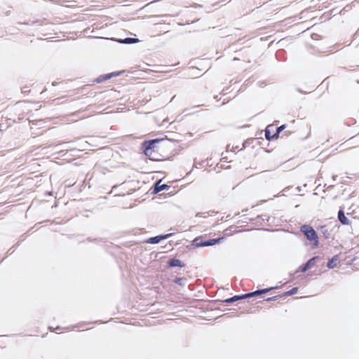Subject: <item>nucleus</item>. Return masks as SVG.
Masks as SVG:
<instances>
[{
    "mask_svg": "<svg viewBox=\"0 0 359 359\" xmlns=\"http://www.w3.org/2000/svg\"><path fill=\"white\" fill-rule=\"evenodd\" d=\"M301 232L306 236L313 248H317L319 245L318 236L313 228L307 224L302 225L300 228Z\"/></svg>",
    "mask_w": 359,
    "mask_h": 359,
    "instance_id": "1",
    "label": "nucleus"
},
{
    "mask_svg": "<svg viewBox=\"0 0 359 359\" xmlns=\"http://www.w3.org/2000/svg\"><path fill=\"white\" fill-rule=\"evenodd\" d=\"M158 142V140H152L147 142H144L143 144L144 153L150 160H158V151L156 147Z\"/></svg>",
    "mask_w": 359,
    "mask_h": 359,
    "instance_id": "2",
    "label": "nucleus"
},
{
    "mask_svg": "<svg viewBox=\"0 0 359 359\" xmlns=\"http://www.w3.org/2000/svg\"><path fill=\"white\" fill-rule=\"evenodd\" d=\"M203 237L202 236H198L193 241V244L196 247H205V246H210V245H214L215 244H217L220 242L221 240L223 239V238H215V239H210L207 241H202Z\"/></svg>",
    "mask_w": 359,
    "mask_h": 359,
    "instance_id": "3",
    "label": "nucleus"
},
{
    "mask_svg": "<svg viewBox=\"0 0 359 359\" xmlns=\"http://www.w3.org/2000/svg\"><path fill=\"white\" fill-rule=\"evenodd\" d=\"M269 290H270V289H264V290H257L255 292L248 293V294H243V295H236L231 298L226 299V302H235V301H237L239 299H246V298L255 297V296H257L259 294H262L269 292Z\"/></svg>",
    "mask_w": 359,
    "mask_h": 359,
    "instance_id": "4",
    "label": "nucleus"
},
{
    "mask_svg": "<svg viewBox=\"0 0 359 359\" xmlns=\"http://www.w3.org/2000/svg\"><path fill=\"white\" fill-rule=\"evenodd\" d=\"M275 127L273 126H269L266 128L265 130V137L268 140H272L277 139V135L275 132Z\"/></svg>",
    "mask_w": 359,
    "mask_h": 359,
    "instance_id": "5",
    "label": "nucleus"
},
{
    "mask_svg": "<svg viewBox=\"0 0 359 359\" xmlns=\"http://www.w3.org/2000/svg\"><path fill=\"white\" fill-rule=\"evenodd\" d=\"M318 259V257H314L310 259L306 264L301 266L300 269L302 272H304L316 265V260Z\"/></svg>",
    "mask_w": 359,
    "mask_h": 359,
    "instance_id": "6",
    "label": "nucleus"
},
{
    "mask_svg": "<svg viewBox=\"0 0 359 359\" xmlns=\"http://www.w3.org/2000/svg\"><path fill=\"white\" fill-rule=\"evenodd\" d=\"M171 235H172L171 233H168V234H165V235H161V236H157L155 237H151L148 239L147 243H152V244L158 243L161 241L169 238Z\"/></svg>",
    "mask_w": 359,
    "mask_h": 359,
    "instance_id": "7",
    "label": "nucleus"
},
{
    "mask_svg": "<svg viewBox=\"0 0 359 359\" xmlns=\"http://www.w3.org/2000/svg\"><path fill=\"white\" fill-rule=\"evenodd\" d=\"M169 186L165 184H161V180L158 181L154 185V192L158 193L163 190L168 189Z\"/></svg>",
    "mask_w": 359,
    "mask_h": 359,
    "instance_id": "8",
    "label": "nucleus"
},
{
    "mask_svg": "<svg viewBox=\"0 0 359 359\" xmlns=\"http://www.w3.org/2000/svg\"><path fill=\"white\" fill-rule=\"evenodd\" d=\"M118 75H119V73H116V72H113V73L107 74H105V75H102V76H100V77H98L96 79V81L98 82V83H100V82H102L103 81L109 79H111L113 76H118Z\"/></svg>",
    "mask_w": 359,
    "mask_h": 359,
    "instance_id": "9",
    "label": "nucleus"
},
{
    "mask_svg": "<svg viewBox=\"0 0 359 359\" xmlns=\"http://www.w3.org/2000/svg\"><path fill=\"white\" fill-rule=\"evenodd\" d=\"M338 219L340 221V222L343 224H349L350 222L348 219V218L345 216L344 212L343 210H340L338 212Z\"/></svg>",
    "mask_w": 359,
    "mask_h": 359,
    "instance_id": "10",
    "label": "nucleus"
},
{
    "mask_svg": "<svg viewBox=\"0 0 359 359\" xmlns=\"http://www.w3.org/2000/svg\"><path fill=\"white\" fill-rule=\"evenodd\" d=\"M337 261H338L337 256L333 257L330 260H329L327 265V267L329 269H333V268L336 267L337 265Z\"/></svg>",
    "mask_w": 359,
    "mask_h": 359,
    "instance_id": "11",
    "label": "nucleus"
},
{
    "mask_svg": "<svg viewBox=\"0 0 359 359\" xmlns=\"http://www.w3.org/2000/svg\"><path fill=\"white\" fill-rule=\"evenodd\" d=\"M169 265L170 266H181V261L177 259H172L170 261Z\"/></svg>",
    "mask_w": 359,
    "mask_h": 359,
    "instance_id": "12",
    "label": "nucleus"
},
{
    "mask_svg": "<svg viewBox=\"0 0 359 359\" xmlns=\"http://www.w3.org/2000/svg\"><path fill=\"white\" fill-rule=\"evenodd\" d=\"M139 40L137 39H135V38H126L125 39L122 43H137L138 42Z\"/></svg>",
    "mask_w": 359,
    "mask_h": 359,
    "instance_id": "13",
    "label": "nucleus"
},
{
    "mask_svg": "<svg viewBox=\"0 0 359 359\" xmlns=\"http://www.w3.org/2000/svg\"><path fill=\"white\" fill-rule=\"evenodd\" d=\"M285 128V125H282L280 127H278V128L274 129L275 132H276V135H277V138L278 137L280 133L282 130H283Z\"/></svg>",
    "mask_w": 359,
    "mask_h": 359,
    "instance_id": "14",
    "label": "nucleus"
},
{
    "mask_svg": "<svg viewBox=\"0 0 359 359\" xmlns=\"http://www.w3.org/2000/svg\"><path fill=\"white\" fill-rule=\"evenodd\" d=\"M297 290H298L297 287H294L291 290L287 292V294L290 295L294 294L297 292Z\"/></svg>",
    "mask_w": 359,
    "mask_h": 359,
    "instance_id": "15",
    "label": "nucleus"
}]
</instances>
